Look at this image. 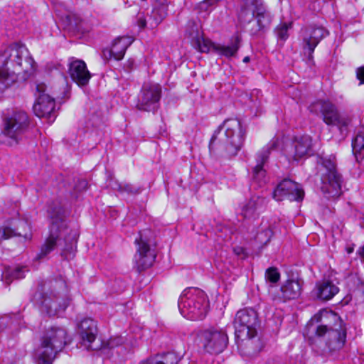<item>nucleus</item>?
Returning <instances> with one entry per match:
<instances>
[{
	"label": "nucleus",
	"mask_w": 364,
	"mask_h": 364,
	"mask_svg": "<svg viewBox=\"0 0 364 364\" xmlns=\"http://www.w3.org/2000/svg\"><path fill=\"white\" fill-rule=\"evenodd\" d=\"M291 23H282L275 29V33L280 40L285 41L289 35L288 30L291 27Z\"/></svg>",
	"instance_id": "nucleus-36"
},
{
	"label": "nucleus",
	"mask_w": 364,
	"mask_h": 364,
	"mask_svg": "<svg viewBox=\"0 0 364 364\" xmlns=\"http://www.w3.org/2000/svg\"><path fill=\"white\" fill-rule=\"evenodd\" d=\"M266 281L271 283L275 284L280 279V274L276 267H269L265 272Z\"/></svg>",
	"instance_id": "nucleus-35"
},
{
	"label": "nucleus",
	"mask_w": 364,
	"mask_h": 364,
	"mask_svg": "<svg viewBox=\"0 0 364 364\" xmlns=\"http://www.w3.org/2000/svg\"><path fill=\"white\" fill-rule=\"evenodd\" d=\"M234 323L237 342L250 341L257 335L259 326L257 314L252 309H241L237 312Z\"/></svg>",
	"instance_id": "nucleus-9"
},
{
	"label": "nucleus",
	"mask_w": 364,
	"mask_h": 364,
	"mask_svg": "<svg viewBox=\"0 0 364 364\" xmlns=\"http://www.w3.org/2000/svg\"><path fill=\"white\" fill-rule=\"evenodd\" d=\"M68 24L71 27H78L81 19L78 15L74 13H69L65 16Z\"/></svg>",
	"instance_id": "nucleus-39"
},
{
	"label": "nucleus",
	"mask_w": 364,
	"mask_h": 364,
	"mask_svg": "<svg viewBox=\"0 0 364 364\" xmlns=\"http://www.w3.org/2000/svg\"><path fill=\"white\" fill-rule=\"evenodd\" d=\"M21 225H26V223H21Z\"/></svg>",
	"instance_id": "nucleus-50"
},
{
	"label": "nucleus",
	"mask_w": 364,
	"mask_h": 364,
	"mask_svg": "<svg viewBox=\"0 0 364 364\" xmlns=\"http://www.w3.org/2000/svg\"><path fill=\"white\" fill-rule=\"evenodd\" d=\"M40 296H41V294H36V296H35L36 299H38V296L40 297Z\"/></svg>",
	"instance_id": "nucleus-49"
},
{
	"label": "nucleus",
	"mask_w": 364,
	"mask_h": 364,
	"mask_svg": "<svg viewBox=\"0 0 364 364\" xmlns=\"http://www.w3.org/2000/svg\"><path fill=\"white\" fill-rule=\"evenodd\" d=\"M18 72L3 65L0 68V91L2 92L14 85L18 79Z\"/></svg>",
	"instance_id": "nucleus-27"
},
{
	"label": "nucleus",
	"mask_w": 364,
	"mask_h": 364,
	"mask_svg": "<svg viewBox=\"0 0 364 364\" xmlns=\"http://www.w3.org/2000/svg\"><path fill=\"white\" fill-rule=\"evenodd\" d=\"M278 144V139H272L264 147H263L256 154V165L253 168L252 178L253 181L262 186L267 182L266 170L264 168L271 151L274 150Z\"/></svg>",
	"instance_id": "nucleus-13"
},
{
	"label": "nucleus",
	"mask_w": 364,
	"mask_h": 364,
	"mask_svg": "<svg viewBox=\"0 0 364 364\" xmlns=\"http://www.w3.org/2000/svg\"><path fill=\"white\" fill-rule=\"evenodd\" d=\"M311 108L315 112H320L323 121L327 125L332 123L340 113L336 105L329 100H318L312 105Z\"/></svg>",
	"instance_id": "nucleus-23"
},
{
	"label": "nucleus",
	"mask_w": 364,
	"mask_h": 364,
	"mask_svg": "<svg viewBox=\"0 0 364 364\" xmlns=\"http://www.w3.org/2000/svg\"><path fill=\"white\" fill-rule=\"evenodd\" d=\"M152 21H153V18L151 20H149V18L148 20H146V16L144 13L139 12L136 15L137 24L141 28H144L147 23H149L150 25V23Z\"/></svg>",
	"instance_id": "nucleus-40"
},
{
	"label": "nucleus",
	"mask_w": 364,
	"mask_h": 364,
	"mask_svg": "<svg viewBox=\"0 0 364 364\" xmlns=\"http://www.w3.org/2000/svg\"><path fill=\"white\" fill-rule=\"evenodd\" d=\"M282 298L284 300L294 299L297 298L301 292V287L299 282L295 281H287L281 287Z\"/></svg>",
	"instance_id": "nucleus-29"
},
{
	"label": "nucleus",
	"mask_w": 364,
	"mask_h": 364,
	"mask_svg": "<svg viewBox=\"0 0 364 364\" xmlns=\"http://www.w3.org/2000/svg\"><path fill=\"white\" fill-rule=\"evenodd\" d=\"M357 286H358V289L364 291V281L358 279V283Z\"/></svg>",
	"instance_id": "nucleus-45"
},
{
	"label": "nucleus",
	"mask_w": 364,
	"mask_h": 364,
	"mask_svg": "<svg viewBox=\"0 0 364 364\" xmlns=\"http://www.w3.org/2000/svg\"><path fill=\"white\" fill-rule=\"evenodd\" d=\"M154 364H178L180 358L175 353L168 352L152 357Z\"/></svg>",
	"instance_id": "nucleus-32"
},
{
	"label": "nucleus",
	"mask_w": 364,
	"mask_h": 364,
	"mask_svg": "<svg viewBox=\"0 0 364 364\" xmlns=\"http://www.w3.org/2000/svg\"><path fill=\"white\" fill-rule=\"evenodd\" d=\"M267 200L265 196L253 195L241 208V214L245 218L255 219L266 208Z\"/></svg>",
	"instance_id": "nucleus-20"
},
{
	"label": "nucleus",
	"mask_w": 364,
	"mask_h": 364,
	"mask_svg": "<svg viewBox=\"0 0 364 364\" xmlns=\"http://www.w3.org/2000/svg\"><path fill=\"white\" fill-rule=\"evenodd\" d=\"M68 73L75 83L79 86L86 85L91 78V74L87 70L85 63L82 60L70 59Z\"/></svg>",
	"instance_id": "nucleus-19"
},
{
	"label": "nucleus",
	"mask_w": 364,
	"mask_h": 364,
	"mask_svg": "<svg viewBox=\"0 0 364 364\" xmlns=\"http://www.w3.org/2000/svg\"><path fill=\"white\" fill-rule=\"evenodd\" d=\"M218 0H203L199 4L200 9L208 10V7L215 5Z\"/></svg>",
	"instance_id": "nucleus-41"
},
{
	"label": "nucleus",
	"mask_w": 364,
	"mask_h": 364,
	"mask_svg": "<svg viewBox=\"0 0 364 364\" xmlns=\"http://www.w3.org/2000/svg\"><path fill=\"white\" fill-rule=\"evenodd\" d=\"M68 304L69 302L65 301L63 305H60L58 299L53 300L47 296H43V299L40 301L41 311H46L50 316L58 315L60 311H65Z\"/></svg>",
	"instance_id": "nucleus-25"
},
{
	"label": "nucleus",
	"mask_w": 364,
	"mask_h": 364,
	"mask_svg": "<svg viewBox=\"0 0 364 364\" xmlns=\"http://www.w3.org/2000/svg\"><path fill=\"white\" fill-rule=\"evenodd\" d=\"M286 154L289 160L299 161L311 155L312 152V139L309 135L296 136L291 144L286 148Z\"/></svg>",
	"instance_id": "nucleus-17"
},
{
	"label": "nucleus",
	"mask_w": 364,
	"mask_h": 364,
	"mask_svg": "<svg viewBox=\"0 0 364 364\" xmlns=\"http://www.w3.org/2000/svg\"><path fill=\"white\" fill-rule=\"evenodd\" d=\"M134 38L131 36H122L115 38L109 49L107 48L102 51L105 58L109 60L114 58L119 60L123 58L126 50L133 43Z\"/></svg>",
	"instance_id": "nucleus-21"
},
{
	"label": "nucleus",
	"mask_w": 364,
	"mask_h": 364,
	"mask_svg": "<svg viewBox=\"0 0 364 364\" xmlns=\"http://www.w3.org/2000/svg\"><path fill=\"white\" fill-rule=\"evenodd\" d=\"M338 291V287L330 280L318 282L314 289V295L322 301L331 299Z\"/></svg>",
	"instance_id": "nucleus-24"
},
{
	"label": "nucleus",
	"mask_w": 364,
	"mask_h": 364,
	"mask_svg": "<svg viewBox=\"0 0 364 364\" xmlns=\"http://www.w3.org/2000/svg\"><path fill=\"white\" fill-rule=\"evenodd\" d=\"M67 332L62 327L48 328L41 338V346L35 350L37 364H52L57 353L67 344Z\"/></svg>",
	"instance_id": "nucleus-3"
},
{
	"label": "nucleus",
	"mask_w": 364,
	"mask_h": 364,
	"mask_svg": "<svg viewBox=\"0 0 364 364\" xmlns=\"http://www.w3.org/2000/svg\"><path fill=\"white\" fill-rule=\"evenodd\" d=\"M304 196V191L301 186L290 179L281 181L273 192V198L278 201L285 198L291 201H300L303 200Z\"/></svg>",
	"instance_id": "nucleus-16"
},
{
	"label": "nucleus",
	"mask_w": 364,
	"mask_h": 364,
	"mask_svg": "<svg viewBox=\"0 0 364 364\" xmlns=\"http://www.w3.org/2000/svg\"><path fill=\"white\" fill-rule=\"evenodd\" d=\"M0 63L18 74L22 73L25 79L33 75L36 70V64L28 49L18 43L11 44L0 53Z\"/></svg>",
	"instance_id": "nucleus-2"
},
{
	"label": "nucleus",
	"mask_w": 364,
	"mask_h": 364,
	"mask_svg": "<svg viewBox=\"0 0 364 364\" xmlns=\"http://www.w3.org/2000/svg\"><path fill=\"white\" fill-rule=\"evenodd\" d=\"M168 0H155L152 16L149 20L153 18L150 23V27L154 28L158 26L167 15Z\"/></svg>",
	"instance_id": "nucleus-26"
},
{
	"label": "nucleus",
	"mask_w": 364,
	"mask_h": 364,
	"mask_svg": "<svg viewBox=\"0 0 364 364\" xmlns=\"http://www.w3.org/2000/svg\"><path fill=\"white\" fill-rule=\"evenodd\" d=\"M186 33L191 39L192 46L200 53H208L213 50L223 55L230 57L234 55L239 48L237 38L230 46L213 44L210 41L203 37L200 24L195 21L188 23Z\"/></svg>",
	"instance_id": "nucleus-6"
},
{
	"label": "nucleus",
	"mask_w": 364,
	"mask_h": 364,
	"mask_svg": "<svg viewBox=\"0 0 364 364\" xmlns=\"http://www.w3.org/2000/svg\"><path fill=\"white\" fill-rule=\"evenodd\" d=\"M356 77L360 80V85L364 83V66L356 70Z\"/></svg>",
	"instance_id": "nucleus-42"
},
{
	"label": "nucleus",
	"mask_w": 364,
	"mask_h": 364,
	"mask_svg": "<svg viewBox=\"0 0 364 364\" xmlns=\"http://www.w3.org/2000/svg\"><path fill=\"white\" fill-rule=\"evenodd\" d=\"M178 305L184 317L191 320H202L208 312V301L204 291L189 288L183 291Z\"/></svg>",
	"instance_id": "nucleus-4"
},
{
	"label": "nucleus",
	"mask_w": 364,
	"mask_h": 364,
	"mask_svg": "<svg viewBox=\"0 0 364 364\" xmlns=\"http://www.w3.org/2000/svg\"><path fill=\"white\" fill-rule=\"evenodd\" d=\"M246 129L237 118L225 119L213 135L209 149L211 154L233 156L242 149Z\"/></svg>",
	"instance_id": "nucleus-1"
},
{
	"label": "nucleus",
	"mask_w": 364,
	"mask_h": 364,
	"mask_svg": "<svg viewBox=\"0 0 364 364\" xmlns=\"http://www.w3.org/2000/svg\"><path fill=\"white\" fill-rule=\"evenodd\" d=\"M328 35L321 26H309L302 31V48L309 60H313V53L320 41Z\"/></svg>",
	"instance_id": "nucleus-14"
},
{
	"label": "nucleus",
	"mask_w": 364,
	"mask_h": 364,
	"mask_svg": "<svg viewBox=\"0 0 364 364\" xmlns=\"http://www.w3.org/2000/svg\"><path fill=\"white\" fill-rule=\"evenodd\" d=\"M265 232H266V234H269V233H271V231L269 230H266Z\"/></svg>",
	"instance_id": "nucleus-48"
},
{
	"label": "nucleus",
	"mask_w": 364,
	"mask_h": 364,
	"mask_svg": "<svg viewBox=\"0 0 364 364\" xmlns=\"http://www.w3.org/2000/svg\"><path fill=\"white\" fill-rule=\"evenodd\" d=\"M62 255L66 259H69L70 257V256L68 257L64 251L62 252Z\"/></svg>",
	"instance_id": "nucleus-46"
},
{
	"label": "nucleus",
	"mask_w": 364,
	"mask_h": 364,
	"mask_svg": "<svg viewBox=\"0 0 364 364\" xmlns=\"http://www.w3.org/2000/svg\"><path fill=\"white\" fill-rule=\"evenodd\" d=\"M255 17L257 18V24L259 29L264 28L268 26L272 21V16L269 11H268L265 6L258 2V5L255 7Z\"/></svg>",
	"instance_id": "nucleus-30"
},
{
	"label": "nucleus",
	"mask_w": 364,
	"mask_h": 364,
	"mask_svg": "<svg viewBox=\"0 0 364 364\" xmlns=\"http://www.w3.org/2000/svg\"><path fill=\"white\" fill-rule=\"evenodd\" d=\"M161 97V87L159 84L145 83L139 95L136 107L141 111L155 112L159 107Z\"/></svg>",
	"instance_id": "nucleus-11"
},
{
	"label": "nucleus",
	"mask_w": 364,
	"mask_h": 364,
	"mask_svg": "<svg viewBox=\"0 0 364 364\" xmlns=\"http://www.w3.org/2000/svg\"><path fill=\"white\" fill-rule=\"evenodd\" d=\"M29 125L30 118L27 112L22 109H14L4 115L1 134L7 139L9 145H16L22 140Z\"/></svg>",
	"instance_id": "nucleus-5"
},
{
	"label": "nucleus",
	"mask_w": 364,
	"mask_h": 364,
	"mask_svg": "<svg viewBox=\"0 0 364 364\" xmlns=\"http://www.w3.org/2000/svg\"><path fill=\"white\" fill-rule=\"evenodd\" d=\"M249 60H250V58L247 56L245 57L243 59V62H245V63H247V62H249Z\"/></svg>",
	"instance_id": "nucleus-47"
},
{
	"label": "nucleus",
	"mask_w": 364,
	"mask_h": 364,
	"mask_svg": "<svg viewBox=\"0 0 364 364\" xmlns=\"http://www.w3.org/2000/svg\"><path fill=\"white\" fill-rule=\"evenodd\" d=\"M357 254L360 256L361 259L364 262V245L360 247L357 251Z\"/></svg>",
	"instance_id": "nucleus-44"
},
{
	"label": "nucleus",
	"mask_w": 364,
	"mask_h": 364,
	"mask_svg": "<svg viewBox=\"0 0 364 364\" xmlns=\"http://www.w3.org/2000/svg\"><path fill=\"white\" fill-rule=\"evenodd\" d=\"M15 235L24 236L25 237H27L26 233L23 234L21 232L18 231V230H15L9 227H5L3 228L2 238L6 240Z\"/></svg>",
	"instance_id": "nucleus-37"
},
{
	"label": "nucleus",
	"mask_w": 364,
	"mask_h": 364,
	"mask_svg": "<svg viewBox=\"0 0 364 364\" xmlns=\"http://www.w3.org/2000/svg\"><path fill=\"white\" fill-rule=\"evenodd\" d=\"M87 182L86 180L81 179L79 180L75 185V188L79 191H83L85 190L87 187Z\"/></svg>",
	"instance_id": "nucleus-43"
},
{
	"label": "nucleus",
	"mask_w": 364,
	"mask_h": 364,
	"mask_svg": "<svg viewBox=\"0 0 364 364\" xmlns=\"http://www.w3.org/2000/svg\"><path fill=\"white\" fill-rule=\"evenodd\" d=\"M351 117L347 114L339 113L336 118L328 126L336 127L341 134H346L351 124Z\"/></svg>",
	"instance_id": "nucleus-31"
},
{
	"label": "nucleus",
	"mask_w": 364,
	"mask_h": 364,
	"mask_svg": "<svg viewBox=\"0 0 364 364\" xmlns=\"http://www.w3.org/2000/svg\"><path fill=\"white\" fill-rule=\"evenodd\" d=\"M112 188L122 193L127 192L128 193H134L136 192L135 188L128 183H119L116 182Z\"/></svg>",
	"instance_id": "nucleus-38"
},
{
	"label": "nucleus",
	"mask_w": 364,
	"mask_h": 364,
	"mask_svg": "<svg viewBox=\"0 0 364 364\" xmlns=\"http://www.w3.org/2000/svg\"><path fill=\"white\" fill-rule=\"evenodd\" d=\"M258 5V1L252 0L247 1L242 6L238 14V18L242 23L246 24L250 23L255 16V7Z\"/></svg>",
	"instance_id": "nucleus-28"
},
{
	"label": "nucleus",
	"mask_w": 364,
	"mask_h": 364,
	"mask_svg": "<svg viewBox=\"0 0 364 364\" xmlns=\"http://www.w3.org/2000/svg\"><path fill=\"white\" fill-rule=\"evenodd\" d=\"M4 280L10 284L14 279H22L25 277V267H16L13 269H7L4 273Z\"/></svg>",
	"instance_id": "nucleus-34"
},
{
	"label": "nucleus",
	"mask_w": 364,
	"mask_h": 364,
	"mask_svg": "<svg viewBox=\"0 0 364 364\" xmlns=\"http://www.w3.org/2000/svg\"><path fill=\"white\" fill-rule=\"evenodd\" d=\"M78 333L82 345L87 349L92 350L97 349V347L92 346L97 335V323L93 319L90 318L82 319L78 325Z\"/></svg>",
	"instance_id": "nucleus-18"
},
{
	"label": "nucleus",
	"mask_w": 364,
	"mask_h": 364,
	"mask_svg": "<svg viewBox=\"0 0 364 364\" xmlns=\"http://www.w3.org/2000/svg\"><path fill=\"white\" fill-rule=\"evenodd\" d=\"M200 339L204 350L211 354L222 353L228 344L226 331L219 327L204 329L200 333Z\"/></svg>",
	"instance_id": "nucleus-10"
},
{
	"label": "nucleus",
	"mask_w": 364,
	"mask_h": 364,
	"mask_svg": "<svg viewBox=\"0 0 364 364\" xmlns=\"http://www.w3.org/2000/svg\"><path fill=\"white\" fill-rule=\"evenodd\" d=\"M317 170L322 183L321 190L332 196L338 195L341 188L342 181L336 169L335 157H318Z\"/></svg>",
	"instance_id": "nucleus-8"
},
{
	"label": "nucleus",
	"mask_w": 364,
	"mask_h": 364,
	"mask_svg": "<svg viewBox=\"0 0 364 364\" xmlns=\"http://www.w3.org/2000/svg\"><path fill=\"white\" fill-rule=\"evenodd\" d=\"M50 218V235L41 247L38 258L43 257L54 250L66 230L65 212L60 204L53 203L48 208Z\"/></svg>",
	"instance_id": "nucleus-7"
},
{
	"label": "nucleus",
	"mask_w": 364,
	"mask_h": 364,
	"mask_svg": "<svg viewBox=\"0 0 364 364\" xmlns=\"http://www.w3.org/2000/svg\"><path fill=\"white\" fill-rule=\"evenodd\" d=\"M36 87L38 95L33 105L35 114L38 117H46L50 121L54 120L55 118L54 99L45 93L46 85L44 83L37 84Z\"/></svg>",
	"instance_id": "nucleus-12"
},
{
	"label": "nucleus",
	"mask_w": 364,
	"mask_h": 364,
	"mask_svg": "<svg viewBox=\"0 0 364 364\" xmlns=\"http://www.w3.org/2000/svg\"><path fill=\"white\" fill-rule=\"evenodd\" d=\"M353 152L358 161L359 159H363L362 152L364 151V135L358 134L352 142Z\"/></svg>",
	"instance_id": "nucleus-33"
},
{
	"label": "nucleus",
	"mask_w": 364,
	"mask_h": 364,
	"mask_svg": "<svg viewBox=\"0 0 364 364\" xmlns=\"http://www.w3.org/2000/svg\"><path fill=\"white\" fill-rule=\"evenodd\" d=\"M326 333H328L329 336L328 346L331 350H339L344 346L346 338V334L344 331L330 329L326 325H320L317 327V336H322Z\"/></svg>",
	"instance_id": "nucleus-22"
},
{
	"label": "nucleus",
	"mask_w": 364,
	"mask_h": 364,
	"mask_svg": "<svg viewBox=\"0 0 364 364\" xmlns=\"http://www.w3.org/2000/svg\"><path fill=\"white\" fill-rule=\"evenodd\" d=\"M135 244L137 245L136 253L134 257L135 266L139 272L150 267L156 257V255L151 250L149 241L144 238L141 234L139 238L135 239Z\"/></svg>",
	"instance_id": "nucleus-15"
}]
</instances>
